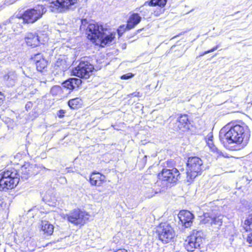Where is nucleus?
<instances>
[{"label": "nucleus", "instance_id": "obj_20", "mask_svg": "<svg viewBox=\"0 0 252 252\" xmlns=\"http://www.w3.org/2000/svg\"><path fill=\"white\" fill-rule=\"evenodd\" d=\"M16 78L17 75L14 71H9L3 76L5 84L9 87L14 85Z\"/></svg>", "mask_w": 252, "mask_h": 252}, {"label": "nucleus", "instance_id": "obj_37", "mask_svg": "<svg viewBox=\"0 0 252 252\" xmlns=\"http://www.w3.org/2000/svg\"><path fill=\"white\" fill-rule=\"evenodd\" d=\"M6 204L2 200H0V210H2L5 207Z\"/></svg>", "mask_w": 252, "mask_h": 252}, {"label": "nucleus", "instance_id": "obj_30", "mask_svg": "<svg viewBox=\"0 0 252 252\" xmlns=\"http://www.w3.org/2000/svg\"><path fill=\"white\" fill-rule=\"evenodd\" d=\"M157 193L158 191H154L153 189L149 188L146 192V195L147 197L150 198L153 197L155 194Z\"/></svg>", "mask_w": 252, "mask_h": 252}, {"label": "nucleus", "instance_id": "obj_19", "mask_svg": "<svg viewBox=\"0 0 252 252\" xmlns=\"http://www.w3.org/2000/svg\"><path fill=\"white\" fill-rule=\"evenodd\" d=\"M105 176L99 173H93L90 178V183L92 185L99 186L105 181Z\"/></svg>", "mask_w": 252, "mask_h": 252}, {"label": "nucleus", "instance_id": "obj_18", "mask_svg": "<svg viewBox=\"0 0 252 252\" xmlns=\"http://www.w3.org/2000/svg\"><path fill=\"white\" fill-rule=\"evenodd\" d=\"M68 67L64 60L58 59L54 64L53 72L55 74H62Z\"/></svg>", "mask_w": 252, "mask_h": 252}, {"label": "nucleus", "instance_id": "obj_1", "mask_svg": "<svg viewBox=\"0 0 252 252\" xmlns=\"http://www.w3.org/2000/svg\"><path fill=\"white\" fill-rule=\"evenodd\" d=\"M221 129L220 132L219 137L220 142L225 147L232 144H242L243 146L247 145L250 137V131L248 126L246 125H236L231 126L226 131V128Z\"/></svg>", "mask_w": 252, "mask_h": 252}, {"label": "nucleus", "instance_id": "obj_3", "mask_svg": "<svg viewBox=\"0 0 252 252\" xmlns=\"http://www.w3.org/2000/svg\"><path fill=\"white\" fill-rule=\"evenodd\" d=\"M19 182L17 171L13 168H9L0 173V191L15 188Z\"/></svg>", "mask_w": 252, "mask_h": 252}, {"label": "nucleus", "instance_id": "obj_31", "mask_svg": "<svg viewBox=\"0 0 252 252\" xmlns=\"http://www.w3.org/2000/svg\"><path fill=\"white\" fill-rule=\"evenodd\" d=\"M218 48H219V45H217L215 47L212 48L211 49L202 53L201 54H200V56H203L207 54L214 52V51L216 50Z\"/></svg>", "mask_w": 252, "mask_h": 252}, {"label": "nucleus", "instance_id": "obj_36", "mask_svg": "<svg viewBox=\"0 0 252 252\" xmlns=\"http://www.w3.org/2000/svg\"><path fill=\"white\" fill-rule=\"evenodd\" d=\"M247 241L249 244H252V232L248 236Z\"/></svg>", "mask_w": 252, "mask_h": 252}, {"label": "nucleus", "instance_id": "obj_33", "mask_svg": "<svg viewBox=\"0 0 252 252\" xmlns=\"http://www.w3.org/2000/svg\"><path fill=\"white\" fill-rule=\"evenodd\" d=\"M19 20H20V19H19V18H12L10 19L9 21H6L5 23H3L2 25H0V27L1 28H2L3 26L6 25V23H10V22H17L18 21H19Z\"/></svg>", "mask_w": 252, "mask_h": 252}, {"label": "nucleus", "instance_id": "obj_12", "mask_svg": "<svg viewBox=\"0 0 252 252\" xmlns=\"http://www.w3.org/2000/svg\"><path fill=\"white\" fill-rule=\"evenodd\" d=\"M223 216L219 215L217 216L213 212H207L204 213L202 216H200V222L203 224H210L215 225L219 228L222 223Z\"/></svg>", "mask_w": 252, "mask_h": 252}, {"label": "nucleus", "instance_id": "obj_24", "mask_svg": "<svg viewBox=\"0 0 252 252\" xmlns=\"http://www.w3.org/2000/svg\"><path fill=\"white\" fill-rule=\"evenodd\" d=\"M36 65V69L38 71L41 72L43 69H44L47 65V62L44 59L41 60L40 62L36 63H35Z\"/></svg>", "mask_w": 252, "mask_h": 252}, {"label": "nucleus", "instance_id": "obj_15", "mask_svg": "<svg viewBox=\"0 0 252 252\" xmlns=\"http://www.w3.org/2000/svg\"><path fill=\"white\" fill-rule=\"evenodd\" d=\"M176 125L177 127L176 129H179L182 131H186L189 129L190 123L189 120L188 115L187 114H181L177 118Z\"/></svg>", "mask_w": 252, "mask_h": 252}, {"label": "nucleus", "instance_id": "obj_4", "mask_svg": "<svg viewBox=\"0 0 252 252\" xmlns=\"http://www.w3.org/2000/svg\"><path fill=\"white\" fill-rule=\"evenodd\" d=\"M187 165V181L189 183L192 182L205 169L203 160L198 157H189Z\"/></svg>", "mask_w": 252, "mask_h": 252}, {"label": "nucleus", "instance_id": "obj_14", "mask_svg": "<svg viewBox=\"0 0 252 252\" xmlns=\"http://www.w3.org/2000/svg\"><path fill=\"white\" fill-rule=\"evenodd\" d=\"M141 20V17L138 13L132 14L127 20L126 25V26L123 25L118 29L119 33L120 34V32L122 31H125L126 30H129L134 28L140 22Z\"/></svg>", "mask_w": 252, "mask_h": 252}, {"label": "nucleus", "instance_id": "obj_29", "mask_svg": "<svg viewBox=\"0 0 252 252\" xmlns=\"http://www.w3.org/2000/svg\"><path fill=\"white\" fill-rule=\"evenodd\" d=\"M62 91V88L59 86H54L51 89V93L54 95H56L61 93Z\"/></svg>", "mask_w": 252, "mask_h": 252}, {"label": "nucleus", "instance_id": "obj_11", "mask_svg": "<svg viewBox=\"0 0 252 252\" xmlns=\"http://www.w3.org/2000/svg\"><path fill=\"white\" fill-rule=\"evenodd\" d=\"M89 217L88 213L79 209H75L64 216V219L75 225L84 224L89 219Z\"/></svg>", "mask_w": 252, "mask_h": 252}, {"label": "nucleus", "instance_id": "obj_17", "mask_svg": "<svg viewBox=\"0 0 252 252\" xmlns=\"http://www.w3.org/2000/svg\"><path fill=\"white\" fill-rule=\"evenodd\" d=\"M25 40L27 45L32 47H36L40 43H43L40 41L39 36L36 33H27L25 36Z\"/></svg>", "mask_w": 252, "mask_h": 252}, {"label": "nucleus", "instance_id": "obj_39", "mask_svg": "<svg viewBox=\"0 0 252 252\" xmlns=\"http://www.w3.org/2000/svg\"><path fill=\"white\" fill-rule=\"evenodd\" d=\"M31 105H32V103L31 102H29L28 103H27L26 105V106H25L26 109L30 108L31 107Z\"/></svg>", "mask_w": 252, "mask_h": 252}, {"label": "nucleus", "instance_id": "obj_8", "mask_svg": "<svg viewBox=\"0 0 252 252\" xmlns=\"http://www.w3.org/2000/svg\"><path fill=\"white\" fill-rule=\"evenodd\" d=\"M204 240L203 233L202 231L193 232L184 242L185 248L188 252H193L196 249H200Z\"/></svg>", "mask_w": 252, "mask_h": 252}, {"label": "nucleus", "instance_id": "obj_13", "mask_svg": "<svg viewBox=\"0 0 252 252\" xmlns=\"http://www.w3.org/2000/svg\"><path fill=\"white\" fill-rule=\"evenodd\" d=\"M178 217L182 225L186 228L190 226L194 219L193 215L187 210L180 211Z\"/></svg>", "mask_w": 252, "mask_h": 252}, {"label": "nucleus", "instance_id": "obj_43", "mask_svg": "<svg viewBox=\"0 0 252 252\" xmlns=\"http://www.w3.org/2000/svg\"><path fill=\"white\" fill-rule=\"evenodd\" d=\"M1 37H2V36H1V33H0V38Z\"/></svg>", "mask_w": 252, "mask_h": 252}, {"label": "nucleus", "instance_id": "obj_26", "mask_svg": "<svg viewBox=\"0 0 252 252\" xmlns=\"http://www.w3.org/2000/svg\"><path fill=\"white\" fill-rule=\"evenodd\" d=\"M31 59L33 60L35 63L40 62L41 60L44 59L43 56L41 53H38L32 55L31 57Z\"/></svg>", "mask_w": 252, "mask_h": 252}, {"label": "nucleus", "instance_id": "obj_21", "mask_svg": "<svg viewBox=\"0 0 252 252\" xmlns=\"http://www.w3.org/2000/svg\"><path fill=\"white\" fill-rule=\"evenodd\" d=\"M41 230L45 233L50 235H51L54 230V226L48 221H42L41 223Z\"/></svg>", "mask_w": 252, "mask_h": 252}, {"label": "nucleus", "instance_id": "obj_41", "mask_svg": "<svg viewBox=\"0 0 252 252\" xmlns=\"http://www.w3.org/2000/svg\"><path fill=\"white\" fill-rule=\"evenodd\" d=\"M146 158H147V156H145L143 159H144L145 161L146 160Z\"/></svg>", "mask_w": 252, "mask_h": 252}, {"label": "nucleus", "instance_id": "obj_16", "mask_svg": "<svg viewBox=\"0 0 252 252\" xmlns=\"http://www.w3.org/2000/svg\"><path fill=\"white\" fill-rule=\"evenodd\" d=\"M82 81L80 79L76 78H69L62 83V87L64 89L69 90V93L73 90L78 88L81 85Z\"/></svg>", "mask_w": 252, "mask_h": 252}, {"label": "nucleus", "instance_id": "obj_10", "mask_svg": "<svg viewBox=\"0 0 252 252\" xmlns=\"http://www.w3.org/2000/svg\"><path fill=\"white\" fill-rule=\"evenodd\" d=\"M158 232L159 239L165 244L173 241L176 235L172 227L166 223L160 224Z\"/></svg>", "mask_w": 252, "mask_h": 252}, {"label": "nucleus", "instance_id": "obj_5", "mask_svg": "<svg viewBox=\"0 0 252 252\" xmlns=\"http://www.w3.org/2000/svg\"><path fill=\"white\" fill-rule=\"evenodd\" d=\"M180 173L175 168L172 169L164 168L158 174V180L157 185L162 188L168 187L175 184L180 178Z\"/></svg>", "mask_w": 252, "mask_h": 252}, {"label": "nucleus", "instance_id": "obj_7", "mask_svg": "<svg viewBox=\"0 0 252 252\" xmlns=\"http://www.w3.org/2000/svg\"><path fill=\"white\" fill-rule=\"evenodd\" d=\"M78 0H55L50 3L52 11L62 13L76 8L78 4Z\"/></svg>", "mask_w": 252, "mask_h": 252}, {"label": "nucleus", "instance_id": "obj_23", "mask_svg": "<svg viewBox=\"0 0 252 252\" xmlns=\"http://www.w3.org/2000/svg\"><path fill=\"white\" fill-rule=\"evenodd\" d=\"M167 2V0H151L150 1H146L144 5L148 4L150 6L158 5L161 7H164Z\"/></svg>", "mask_w": 252, "mask_h": 252}, {"label": "nucleus", "instance_id": "obj_27", "mask_svg": "<svg viewBox=\"0 0 252 252\" xmlns=\"http://www.w3.org/2000/svg\"><path fill=\"white\" fill-rule=\"evenodd\" d=\"M212 151L214 153L216 154L217 158H219L220 157H227V154H223L221 151H220V150H219L215 146H213L212 148H211Z\"/></svg>", "mask_w": 252, "mask_h": 252}, {"label": "nucleus", "instance_id": "obj_34", "mask_svg": "<svg viewBox=\"0 0 252 252\" xmlns=\"http://www.w3.org/2000/svg\"><path fill=\"white\" fill-rule=\"evenodd\" d=\"M4 98L5 96L4 94L1 92H0V105H1L3 103Z\"/></svg>", "mask_w": 252, "mask_h": 252}, {"label": "nucleus", "instance_id": "obj_28", "mask_svg": "<svg viewBox=\"0 0 252 252\" xmlns=\"http://www.w3.org/2000/svg\"><path fill=\"white\" fill-rule=\"evenodd\" d=\"M213 135L212 133H210L208 135L205 137V140L208 146L211 148L213 147V146H215L213 142Z\"/></svg>", "mask_w": 252, "mask_h": 252}, {"label": "nucleus", "instance_id": "obj_32", "mask_svg": "<svg viewBox=\"0 0 252 252\" xmlns=\"http://www.w3.org/2000/svg\"><path fill=\"white\" fill-rule=\"evenodd\" d=\"M134 74L131 73H128L121 76V79L123 80H127L132 78Z\"/></svg>", "mask_w": 252, "mask_h": 252}, {"label": "nucleus", "instance_id": "obj_9", "mask_svg": "<svg viewBox=\"0 0 252 252\" xmlns=\"http://www.w3.org/2000/svg\"><path fill=\"white\" fill-rule=\"evenodd\" d=\"M94 69L93 65L82 58L79 64L72 69L73 75L82 78H89Z\"/></svg>", "mask_w": 252, "mask_h": 252}, {"label": "nucleus", "instance_id": "obj_6", "mask_svg": "<svg viewBox=\"0 0 252 252\" xmlns=\"http://www.w3.org/2000/svg\"><path fill=\"white\" fill-rule=\"evenodd\" d=\"M46 11V9L43 5H38L33 8L28 9L22 15L23 23H34L41 18Z\"/></svg>", "mask_w": 252, "mask_h": 252}, {"label": "nucleus", "instance_id": "obj_42", "mask_svg": "<svg viewBox=\"0 0 252 252\" xmlns=\"http://www.w3.org/2000/svg\"><path fill=\"white\" fill-rule=\"evenodd\" d=\"M142 29H139L137 31V32H139L140 31H141Z\"/></svg>", "mask_w": 252, "mask_h": 252}, {"label": "nucleus", "instance_id": "obj_40", "mask_svg": "<svg viewBox=\"0 0 252 252\" xmlns=\"http://www.w3.org/2000/svg\"><path fill=\"white\" fill-rule=\"evenodd\" d=\"M87 22V20L86 19H84L83 20H82V24H84V23H86Z\"/></svg>", "mask_w": 252, "mask_h": 252}, {"label": "nucleus", "instance_id": "obj_22", "mask_svg": "<svg viewBox=\"0 0 252 252\" xmlns=\"http://www.w3.org/2000/svg\"><path fill=\"white\" fill-rule=\"evenodd\" d=\"M82 104V100L81 99L76 97L69 100L68 102V106L73 109H77L80 108Z\"/></svg>", "mask_w": 252, "mask_h": 252}, {"label": "nucleus", "instance_id": "obj_25", "mask_svg": "<svg viewBox=\"0 0 252 252\" xmlns=\"http://www.w3.org/2000/svg\"><path fill=\"white\" fill-rule=\"evenodd\" d=\"M245 225H246V229L247 231L252 229V213L249 215L247 219L245 222Z\"/></svg>", "mask_w": 252, "mask_h": 252}, {"label": "nucleus", "instance_id": "obj_2", "mask_svg": "<svg viewBox=\"0 0 252 252\" xmlns=\"http://www.w3.org/2000/svg\"><path fill=\"white\" fill-rule=\"evenodd\" d=\"M106 29L98 23H90L86 29L88 38L96 44H100L102 47L110 44L115 37L112 33L106 34Z\"/></svg>", "mask_w": 252, "mask_h": 252}, {"label": "nucleus", "instance_id": "obj_35", "mask_svg": "<svg viewBox=\"0 0 252 252\" xmlns=\"http://www.w3.org/2000/svg\"><path fill=\"white\" fill-rule=\"evenodd\" d=\"M64 111L63 110H60L59 111L58 113V116L59 118H63V116H64Z\"/></svg>", "mask_w": 252, "mask_h": 252}, {"label": "nucleus", "instance_id": "obj_38", "mask_svg": "<svg viewBox=\"0 0 252 252\" xmlns=\"http://www.w3.org/2000/svg\"><path fill=\"white\" fill-rule=\"evenodd\" d=\"M139 94H140V93L139 92H134V93L130 94V95H131L132 96L139 97V96H140V95Z\"/></svg>", "mask_w": 252, "mask_h": 252}]
</instances>
